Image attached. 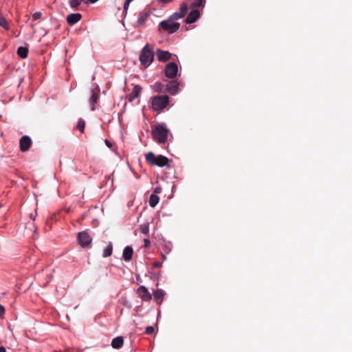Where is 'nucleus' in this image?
<instances>
[{"instance_id":"obj_1","label":"nucleus","mask_w":352,"mask_h":352,"mask_svg":"<svg viewBox=\"0 0 352 352\" xmlns=\"http://www.w3.org/2000/svg\"><path fill=\"white\" fill-rule=\"evenodd\" d=\"M168 129L164 122L157 124L152 130V135L155 140L160 144H164L167 141Z\"/></svg>"},{"instance_id":"obj_2","label":"nucleus","mask_w":352,"mask_h":352,"mask_svg":"<svg viewBox=\"0 0 352 352\" xmlns=\"http://www.w3.org/2000/svg\"><path fill=\"white\" fill-rule=\"evenodd\" d=\"M155 56V52L153 47L146 44L142 48L140 54V61L141 64L145 67H148L153 61Z\"/></svg>"},{"instance_id":"obj_3","label":"nucleus","mask_w":352,"mask_h":352,"mask_svg":"<svg viewBox=\"0 0 352 352\" xmlns=\"http://www.w3.org/2000/svg\"><path fill=\"white\" fill-rule=\"evenodd\" d=\"M146 162L152 166L164 167L169 166L168 160L163 155L155 156L153 152H148L145 155Z\"/></svg>"},{"instance_id":"obj_4","label":"nucleus","mask_w":352,"mask_h":352,"mask_svg":"<svg viewBox=\"0 0 352 352\" xmlns=\"http://www.w3.org/2000/svg\"><path fill=\"white\" fill-rule=\"evenodd\" d=\"M174 21V19H170V16H169L168 19L164 20L160 23L159 28L169 34H173L177 32L180 27V24L177 22H175Z\"/></svg>"},{"instance_id":"obj_5","label":"nucleus","mask_w":352,"mask_h":352,"mask_svg":"<svg viewBox=\"0 0 352 352\" xmlns=\"http://www.w3.org/2000/svg\"><path fill=\"white\" fill-rule=\"evenodd\" d=\"M168 101L169 98L166 95L155 96L152 100V108L155 111H160L167 106Z\"/></svg>"},{"instance_id":"obj_6","label":"nucleus","mask_w":352,"mask_h":352,"mask_svg":"<svg viewBox=\"0 0 352 352\" xmlns=\"http://www.w3.org/2000/svg\"><path fill=\"white\" fill-rule=\"evenodd\" d=\"M152 14L151 11L142 10L140 12L137 21L133 23L135 28L144 27L148 18Z\"/></svg>"},{"instance_id":"obj_7","label":"nucleus","mask_w":352,"mask_h":352,"mask_svg":"<svg viewBox=\"0 0 352 352\" xmlns=\"http://www.w3.org/2000/svg\"><path fill=\"white\" fill-rule=\"evenodd\" d=\"M178 73V66L175 62L168 63L164 68L165 76L168 78H174Z\"/></svg>"},{"instance_id":"obj_8","label":"nucleus","mask_w":352,"mask_h":352,"mask_svg":"<svg viewBox=\"0 0 352 352\" xmlns=\"http://www.w3.org/2000/svg\"><path fill=\"white\" fill-rule=\"evenodd\" d=\"M100 87L98 85H94L91 89V96L89 98V104H91V110L95 111V107L94 104L98 102V100L99 99V94H100Z\"/></svg>"},{"instance_id":"obj_9","label":"nucleus","mask_w":352,"mask_h":352,"mask_svg":"<svg viewBox=\"0 0 352 352\" xmlns=\"http://www.w3.org/2000/svg\"><path fill=\"white\" fill-rule=\"evenodd\" d=\"M78 243L81 247L85 248L91 243L92 238L87 231H82L78 233Z\"/></svg>"},{"instance_id":"obj_10","label":"nucleus","mask_w":352,"mask_h":352,"mask_svg":"<svg viewBox=\"0 0 352 352\" xmlns=\"http://www.w3.org/2000/svg\"><path fill=\"white\" fill-rule=\"evenodd\" d=\"M137 294L143 301L147 302L151 300L152 298L151 293L148 291L147 288L143 285L140 286L137 289Z\"/></svg>"},{"instance_id":"obj_11","label":"nucleus","mask_w":352,"mask_h":352,"mask_svg":"<svg viewBox=\"0 0 352 352\" xmlns=\"http://www.w3.org/2000/svg\"><path fill=\"white\" fill-rule=\"evenodd\" d=\"M187 10H188L187 3H182L180 6L179 11L175 12L173 14H171L170 16V19H174V20H178V19L183 18L185 16V14L187 12Z\"/></svg>"},{"instance_id":"obj_12","label":"nucleus","mask_w":352,"mask_h":352,"mask_svg":"<svg viewBox=\"0 0 352 352\" xmlns=\"http://www.w3.org/2000/svg\"><path fill=\"white\" fill-rule=\"evenodd\" d=\"M32 145V140L28 135L23 136L19 141L20 150L25 152L29 150Z\"/></svg>"},{"instance_id":"obj_13","label":"nucleus","mask_w":352,"mask_h":352,"mask_svg":"<svg viewBox=\"0 0 352 352\" xmlns=\"http://www.w3.org/2000/svg\"><path fill=\"white\" fill-rule=\"evenodd\" d=\"M201 14L197 10H191L187 15L185 22L191 24L196 22L200 18Z\"/></svg>"},{"instance_id":"obj_14","label":"nucleus","mask_w":352,"mask_h":352,"mask_svg":"<svg viewBox=\"0 0 352 352\" xmlns=\"http://www.w3.org/2000/svg\"><path fill=\"white\" fill-rule=\"evenodd\" d=\"M155 54L160 62H166L171 58V54L169 52L162 50H157Z\"/></svg>"},{"instance_id":"obj_15","label":"nucleus","mask_w":352,"mask_h":352,"mask_svg":"<svg viewBox=\"0 0 352 352\" xmlns=\"http://www.w3.org/2000/svg\"><path fill=\"white\" fill-rule=\"evenodd\" d=\"M179 82L177 80H171L167 84V91L170 95H175L178 92Z\"/></svg>"},{"instance_id":"obj_16","label":"nucleus","mask_w":352,"mask_h":352,"mask_svg":"<svg viewBox=\"0 0 352 352\" xmlns=\"http://www.w3.org/2000/svg\"><path fill=\"white\" fill-rule=\"evenodd\" d=\"M82 18L80 13H72L67 16V22L70 25H74L78 23Z\"/></svg>"},{"instance_id":"obj_17","label":"nucleus","mask_w":352,"mask_h":352,"mask_svg":"<svg viewBox=\"0 0 352 352\" xmlns=\"http://www.w3.org/2000/svg\"><path fill=\"white\" fill-rule=\"evenodd\" d=\"M133 250L131 246H126L123 250L122 258L126 261L131 260L133 256Z\"/></svg>"},{"instance_id":"obj_18","label":"nucleus","mask_w":352,"mask_h":352,"mask_svg":"<svg viewBox=\"0 0 352 352\" xmlns=\"http://www.w3.org/2000/svg\"><path fill=\"white\" fill-rule=\"evenodd\" d=\"M124 344V339L122 336H118L112 340L111 346L113 349H120Z\"/></svg>"},{"instance_id":"obj_19","label":"nucleus","mask_w":352,"mask_h":352,"mask_svg":"<svg viewBox=\"0 0 352 352\" xmlns=\"http://www.w3.org/2000/svg\"><path fill=\"white\" fill-rule=\"evenodd\" d=\"M141 87L138 85H135L131 93L129 95V101L132 102L137 98L140 93Z\"/></svg>"},{"instance_id":"obj_20","label":"nucleus","mask_w":352,"mask_h":352,"mask_svg":"<svg viewBox=\"0 0 352 352\" xmlns=\"http://www.w3.org/2000/svg\"><path fill=\"white\" fill-rule=\"evenodd\" d=\"M89 4V0H69V5L72 9H77V8L82 3Z\"/></svg>"},{"instance_id":"obj_21","label":"nucleus","mask_w":352,"mask_h":352,"mask_svg":"<svg viewBox=\"0 0 352 352\" xmlns=\"http://www.w3.org/2000/svg\"><path fill=\"white\" fill-rule=\"evenodd\" d=\"M160 198L157 196V195L155 194H151L149 197V205L151 207L154 208L157 206V204L159 203Z\"/></svg>"},{"instance_id":"obj_22","label":"nucleus","mask_w":352,"mask_h":352,"mask_svg":"<svg viewBox=\"0 0 352 352\" xmlns=\"http://www.w3.org/2000/svg\"><path fill=\"white\" fill-rule=\"evenodd\" d=\"M17 54L21 58H25L28 54V49L26 47H19L17 49Z\"/></svg>"},{"instance_id":"obj_23","label":"nucleus","mask_w":352,"mask_h":352,"mask_svg":"<svg viewBox=\"0 0 352 352\" xmlns=\"http://www.w3.org/2000/svg\"><path fill=\"white\" fill-rule=\"evenodd\" d=\"M112 252H113V245H112L111 243H109L107 245V246L106 247V248L104 250L103 253H102V256L104 258L110 256L112 254Z\"/></svg>"},{"instance_id":"obj_24","label":"nucleus","mask_w":352,"mask_h":352,"mask_svg":"<svg viewBox=\"0 0 352 352\" xmlns=\"http://www.w3.org/2000/svg\"><path fill=\"white\" fill-rule=\"evenodd\" d=\"M204 1L203 0H193L192 3L190 4V8L192 10H197L196 8L202 7L204 8Z\"/></svg>"},{"instance_id":"obj_25","label":"nucleus","mask_w":352,"mask_h":352,"mask_svg":"<svg viewBox=\"0 0 352 352\" xmlns=\"http://www.w3.org/2000/svg\"><path fill=\"white\" fill-rule=\"evenodd\" d=\"M0 26L4 28L5 30H10V25L6 19L3 16L0 15Z\"/></svg>"},{"instance_id":"obj_26","label":"nucleus","mask_w":352,"mask_h":352,"mask_svg":"<svg viewBox=\"0 0 352 352\" xmlns=\"http://www.w3.org/2000/svg\"><path fill=\"white\" fill-rule=\"evenodd\" d=\"M153 296L155 299L162 300L164 296V292L162 289H157L153 292Z\"/></svg>"},{"instance_id":"obj_27","label":"nucleus","mask_w":352,"mask_h":352,"mask_svg":"<svg viewBox=\"0 0 352 352\" xmlns=\"http://www.w3.org/2000/svg\"><path fill=\"white\" fill-rule=\"evenodd\" d=\"M140 230L144 234H148L149 232V226L148 224H141L140 226Z\"/></svg>"},{"instance_id":"obj_28","label":"nucleus","mask_w":352,"mask_h":352,"mask_svg":"<svg viewBox=\"0 0 352 352\" xmlns=\"http://www.w3.org/2000/svg\"><path fill=\"white\" fill-rule=\"evenodd\" d=\"M85 123L83 120H79L78 124H77V128L81 131V132H83L84 131V129H85Z\"/></svg>"},{"instance_id":"obj_29","label":"nucleus","mask_w":352,"mask_h":352,"mask_svg":"<svg viewBox=\"0 0 352 352\" xmlns=\"http://www.w3.org/2000/svg\"><path fill=\"white\" fill-rule=\"evenodd\" d=\"M41 16H42V13L41 12H36L32 14V18L34 21L40 19L41 18Z\"/></svg>"},{"instance_id":"obj_30","label":"nucleus","mask_w":352,"mask_h":352,"mask_svg":"<svg viewBox=\"0 0 352 352\" xmlns=\"http://www.w3.org/2000/svg\"><path fill=\"white\" fill-rule=\"evenodd\" d=\"M154 332V327L152 326H148L146 328L145 333L148 335H151Z\"/></svg>"},{"instance_id":"obj_31","label":"nucleus","mask_w":352,"mask_h":352,"mask_svg":"<svg viewBox=\"0 0 352 352\" xmlns=\"http://www.w3.org/2000/svg\"><path fill=\"white\" fill-rule=\"evenodd\" d=\"M144 246L145 248H149L151 246V241L148 239H144Z\"/></svg>"},{"instance_id":"obj_32","label":"nucleus","mask_w":352,"mask_h":352,"mask_svg":"<svg viewBox=\"0 0 352 352\" xmlns=\"http://www.w3.org/2000/svg\"><path fill=\"white\" fill-rule=\"evenodd\" d=\"M153 266L154 267H160L162 266V262H160V261L154 262L153 264Z\"/></svg>"},{"instance_id":"obj_33","label":"nucleus","mask_w":352,"mask_h":352,"mask_svg":"<svg viewBox=\"0 0 352 352\" xmlns=\"http://www.w3.org/2000/svg\"><path fill=\"white\" fill-rule=\"evenodd\" d=\"M161 192V188L160 187H156L155 189H154V192L153 194H155L157 195V193H160Z\"/></svg>"},{"instance_id":"obj_34","label":"nucleus","mask_w":352,"mask_h":352,"mask_svg":"<svg viewBox=\"0 0 352 352\" xmlns=\"http://www.w3.org/2000/svg\"><path fill=\"white\" fill-rule=\"evenodd\" d=\"M5 313V309L3 307V306H2L1 305H0V316H1L2 315H3V314Z\"/></svg>"},{"instance_id":"obj_35","label":"nucleus","mask_w":352,"mask_h":352,"mask_svg":"<svg viewBox=\"0 0 352 352\" xmlns=\"http://www.w3.org/2000/svg\"><path fill=\"white\" fill-rule=\"evenodd\" d=\"M129 7V4H127L126 3H124L123 9L125 12H127Z\"/></svg>"},{"instance_id":"obj_36","label":"nucleus","mask_w":352,"mask_h":352,"mask_svg":"<svg viewBox=\"0 0 352 352\" xmlns=\"http://www.w3.org/2000/svg\"><path fill=\"white\" fill-rule=\"evenodd\" d=\"M0 352H6V348L3 346H0Z\"/></svg>"},{"instance_id":"obj_37","label":"nucleus","mask_w":352,"mask_h":352,"mask_svg":"<svg viewBox=\"0 0 352 352\" xmlns=\"http://www.w3.org/2000/svg\"><path fill=\"white\" fill-rule=\"evenodd\" d=\"M172 0H158V1H162V2H164V3H169Z\"/></svg>"},{"instance_id":"obj_38","label":"nucleus","mask_w":352,"mask_h":352,"mask_svg":"<svg viewBox=\"0 0 352 352\" xmlns=\"http://www.w3.org/2000/svg\"><path fill=\"white\" fill-rule=\"evenodd\" d=\"M89 3H95L96 2H97L98 0H89Z\"/></svg>"},{"instance_id":"obj_39","label":"nucleus","mask_w":352,"mask_h":352,"mask_svg":"<svg viewBox=\"0 0 352 352\" xmlns=\"http://www.w3.org/2000/svg\"><path fill=\"white\" fill-rule=\"evenodd\" d=\"M133 0H126L124 2L126 3L127 4H129L131 3V1H133Z\"/></svg>"},{"instance_id":"obj_40","label":"nucleus","mask_w":352,"mask_h":352,"mask_svg":"<svg viewBox=\"0 0 352 352\" xmlns=\"http://www.w3.org/2000/svg\"><path fill=\"white\" fill-rule=\"evenodd\" d=\"M133 0H126L124 2L126 3L127 4H129L131 3V1H133Z\"/></svg>"},{"instance_id":"obj_41","label":"nucleus","mask_w":352,"mask_h":352,"mask_svg":"<svg viewBox=\"0 0 352 352\" xmlns=\"http://www.w3.org/2000/svg\"><path fill=\"white\" fill-rule=\"evenodd\" d=\"M133 0H126L124 2L126 3L127 4H129L131 3V1H133Z\"/></svg>"},{"instance_id":"obj_42","label":"nucleus","mask_w":352,"mask_h":352,"mask_svg":"<svg viewBox=\"0 0 352 352\" xmlns=\"http://www.w3.org/2000/svg\"><path fill=\"white\" fill-rule=\"evenodd\" d=\"M162 256L163 261H165L166 259V256H165V254H162Z\"/></svg>"},{"instance_id":"obj_43","label":"nucleus","mask_w":352,"mask_h":352,"mask_svg":"<svg viewBox=\"0 0 352 352\" xmlns=\"http://www.w3.org/2000/svg\"><path fill=\"white\" fill-rule=\"evenodd\" d=\"M30 217H31L32 219H33V220H34V219H35V217H34L32 214H31V215H30Z\"/></svg>"},{"instance_id":"obj_44","label":"nucleus","mask_w":352,"mask_h":352,"mask_svg":"<svg viewBox=\"0 0 352 352\" xmlns=\"http://www.w3.org/2000/svg\"><path fill=\"white\" fill-rule=\"evenodd\" d=\"M106 143L109 146V142L107 140H106Z\"/></svg>"}]
</instances>
